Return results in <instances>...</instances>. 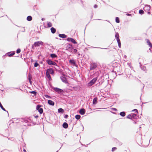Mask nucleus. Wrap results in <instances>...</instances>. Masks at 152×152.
Returning <instances> with one entry per match:
<instances>
[{
	"instance_id": "23",
	"label": "nucleus",
	"mask_w": 152,
	"mask_h": 152,
	"mask_svg": "<svg viewBox=\"0 0 152 152\" xmlns=\"http://www.w3.org/2000/svg\"><path fill=\"white\" fill-rule=\"evenodd\" d=\"M64 110L62 108H59L58 109V113H63Z\"/></svg>"
},
{
	"instance_id": "43",
	"label": "nucleus",
	"mask_w": 152,
	"mask_h": 152,
	"mask_svg": "<svg viewBox=\"0 0 152 152\" xmlns=\"http://www.w3.org/2000/svg\"><path fill=\"white\" fill-rule=\"evenodd\" d=\"M136 115L135 114H133L132 115V117H135L136 116Z\"/></svg>"
},
{
	"instance_id": "49",
	"label": "nucleus",
	"mask_w": 152,
	"mask_h": 152,
	"mask_svg": "<svg viewBox=\"0 0 152 152\" xmlns=\"http://www.w3.org/2000/svg\"><path fill=\"white\" fill-rule=\"evenodd\" d=\"M151 0V1H152V0Z\"/></svg>"
},
{
	"instance_id": "31",
	"label": "nucleus",
	"mask_w": 152,
	"mask_h": 152,
	"mask_svg": "<svg viewBox=\"0 0 152 152\" xmlns=\"http://www.w3.org/2000/svg\"><path fill=\"white\" fill-rule=\"evenodd\" d=\"M39 65V64L37 63V62H36L34 64V67H37Z\"/></svg>"
},
{
	"instance_id": "9",
	"label": "nucleus",
	"mask_w": 152,
	"mask_h": 152,
	"mask_svg": "<svg viewBox=\"0 0 152 152\" xmlns=\"http://www.w3.org/2000/svg\"><path fill=\"white\" fill-rule=\"evenodd\" d=\"M147 42L148 45L151 47V48L149 49V50L151 51H152V45L151 43L148 39L147 40Z\"/></svg>"
},
{
	"instance_id": "7",
	"label": "nucleus",
	"mask_w": 152,
	"mask_h": 152,
	"mask_svg": "<svg viewBox=\"0 0 152 152\" xmlns=\"http://www.w3.org/2000/svg\"><path fill=\"white\" fill-rule=\"evenodd\" d=\"M61 79L62 81L63 82L65 83H68V81L67 80V79L64 76H62L61 77Z\"/></svg>"
},
{
	"instance_id": "34",
	"label": "nucleus",
	"mask_w": 152,
	"mask_h": 152,
	"mask_svg": "<svg viewBox=\"0 0 152 152\" xmlns=\"http://www.w3.org/2000/svg\"><path fill=\"white\" fill-rule=\"evenodd\" d=\"M20 51L21 50L20 49H18L16 51L17 53H19L20 52Z\"/></svg>"
},
{
	"instance_id": "36",
	"label": "nucleus",
	"mask_w": 152,
	"mask_h": 152,
	"mask_svg": "<svg viewBox=\"0 0 152 152\" xmlns=\"http://www.w3.org/2000/svg\"><path fill=\"white\" fill-rule=\"evenodd\" d=\"M116 149V148L115 147H114L112 148V151H114Z\"/></svg>"
},
{
	"instance_id": "20",
	"label": "nucleus",
	"mask_w": 152,
	"mask_h": 152,
	"mask_svg": "<svg viewBox=\"0 0 152 152\" xmlns=\"http://www.w3.org/2000/svg\"><path fill=\"white\" fill-rule=\"evenodd\" d=\"M47 62L48 64L49 65H51L52 64L53 61L50 60H47Z\"/></svg>"
},
{
	"instance_id": "12",
	"label": "nucleus",
	"mask_w": 152,
	"mask_h": 152,
	"mask_svg": "<svg viewBox=\"0 0 152 152\" xmlns=\"http://www.w3.org/2000/svg\"><path fill=\"white\" fill-rule=\"evenodd\" d=\"M48 103L49 105L52 106H53L54 104V102L51 100H48Z\"/></svg>"
},
{
	"instance_id": "21",
	"label": "nucleus",
	"mask_w": 152,
	"mask_h": 152,
	"mask_svg": "<svg viewBox=\"0 0 152 152\" xmlns=\"http://www.w3.org/2000/svg\"><path fill=\"white\" fill-rule=\"evenodd\" d=\"M32 18V17L31 16H28V17H27V20L28 21H30L31 20Z\"/></svg>"
},
{
	"instance_id": "40",
	"label": "nucleus",
	"mask_w": 152,
	"mask_h": 152,
	"mask_svg": "<svg viewBox=\"0 0 152 152\" xmlns=\"http://www.w3.org/2000/svg\"><path fill=\"white\" fill-rule=\"evenodd\" d=\"M112 110H114L115 111H116L117 110V109L115 108H112Z\"/></svg>"
},
{
	"instance_id": "19",
	"label": "nucleus",
	"mask_w": 152,
	"mask_h": 152,
	"mask_svg": "<svg viewBox=\"0 0 152 152\" xmlns=\"http://www.w3.org/2000/svg\"><path fill=\"white\" fill-rule=\"evenodd\" d=\"M46 75L47 77L48 78L49 80H50L51 79V77L50 74L46 73Z\"/></svg>"
},
{
	"instance_id": "48",
	"label": "nucleus",
	"mask_w": 152,
	"mask_h": 152,
	"mask_svg": "<svg viewBox=\"0 0 152 152\" xmlns=\"http://www.w3.org/2000/svg\"><path fill=\"white\" fill-rule=\"evenodd\" d=\"M148 13H149H149H150V12H148Z\"/></svg>"
},
{
	"instance_id": "15",
	"label": "nucleus",
	"mask_w": 152,
	"mask_h": 152,
	"mask_svg": "<svg viewBox=\"0 0 152 152\" xmlns=\"http://www.w3.org/2000/svg\"><path fill=\"white\" fill-rule=\"evenodd\" d=\"M59 36L60 37L65 38L66 37V36L64 34H59Z\"/></svg>"
},
{
	"instance_id": "33",
	"label": "nucleus",
	"mask_w": 152,
	"mask_h": 152,
	"mask_svg": "<svg viewBox=\"0 0 152 152\" xmlns=\"http://www.w3.org/2000/svg\"><path fill=\"white\" fill-rule=\"evenodd\" d=\"M132 116L131 115H128L127 117V118H128L131 119L132 118Z\"/></svg>"
},
{
	"instance_id": "16",
	"label": "nucleus",
	"mask_w": 152,
	"mask_h": 152,
	"mask_svg": "<svg viewBox=\"0 0 152 152\" xmlns=\"http://www.w3.org/2000/svg\"><path fill=\"white\" fill-rule=\"evenodd\" d=\"M51 31L52 33H54L56 31V30L53 27H52L51 29Z\"/></svg>"
},
{
	"instance_id": "39",
	"label": "nucleus",
	"mask_w": 152,
	"mask_h": 152,
	"mask_svg": "<svg viewBox=\"0 0 152 152\" xmlns=\"http://www.w3.org/2000/svg\"><path fill=\"white\" fill-rule=\"evenodd\" d=\"M132 111H135L137 113H138L137 110V109H134V110H133Z\"/></svg>"
},
{
	"instance_id": "4",
	"label": "nucleus",
	"mask_w": 152,
	"mask_h": 152,
	"mask_svg": "<svg viewBox=\"0 0 152 152\" xmlns=\"http://www.w3.org/2000/svg\"><path fill=\"white\" fill-rule=\"evenodd\" d=\"M150 9V7L149 5H145L143 8L144 10L146 12H148Z\"/></svg>"
},
{
	"instance_id": "18",
	"label": "nucleus",
	"mask_w": 152,
	"mask_h": 152,
	"mask_svg": "<svg viewBox=\"0 0 152 152\" xmlns=\"http://www.w3.org/2000/svg\"><path fill=\"white\" fill-rule=\"evenodd\" d=\"M93 103L94 104H96L97 103V98H94L93 101Z\"/></svg>"
},
{
	"instance_id": "47",
	"label": "nucleus",
	"mask_w": 152,
	"mask_h": 152,
	"mask_svg": "<svg viewBox=\"0 0 152 152\" xmlns=\"http://www.w3.org/2000/svg\"><path fill=\"white\" fill-rule=\"evenodd\" d=\"M131 15V14H127V15H128V16H129Z\"/></svg>"
},
{
	"instance_id": "3",
	"label": "nucleus",
	"mask_w": 152,
	"mask_h": 152,
	"mask_svg": "<svg viewBox=\"0 0 152 152\" xmlns=\"http://www.w3.org/2000/svg\"><path fill=\"white\" fill-rule=\"evenodd\" d=\"M53 90L59 94H62L63 92V90L60 88H53Z\"/></svg>"
},
{
	"instance_id": "45",
	"label": "nucleus",
	"mask_w": 152,
	"mask_h": 152,
	"mask_svg": "<svg viewBox=\"0 0 152 152\" xmlns=\"http://www.w3.org/2000/svg\"><path fill=\"white\" fill-rule=\"evenodd\" d=\"M68 117V115H66L64 116V118H67Z\"/></svg>"
},
{
	"instance_id": "2",
	"label": "nucleus",
	"mask_w": 152,
	"mask_h": 152,
	"mask_svg": "<svg viewBox=\"0 0 152 152\" xmlns=\"http://www.w3.org/2000/svg\"><path fill=\"white\" fill-rule=\"evenodd\" d=\"M43 43L42 41H38L35 42L34 44V45L35 46H39L40 45H43Z\"/></svg>"
},
{
	"instance_id": "10",
	"label": "nucleus",
	"mask_w": 152,
	"mask_h": 152,
	"mask_svg": "<svg viewBox=\"0 0 152 152\" xmlns=\"http://www.w3.org/2000/svg\"><path fill=\"white\" fill-rule=\"evenodd\" d=\"M85 110L84 109H81L80 110L79 113L80 114L83 115L85 114Z\"/></svg>"
},
{
	"instance_id": "32",
	"label": "nucleus",
	"mask_w": 152,
	"mask_h": 152,
	"mask_svg": "<svg viewBox=\"0 0 152 152\" xmlns=\"http://www.w3.org/2000/svg\"><path fill=\"white\" fill-rule=\"evenodd\" d=\"M41 106L40 105H38L37 106L36 109L37 110H39V109H40V107Z\"/></svg>"
},
{
	"instance_id": "29",
	"label": "nucleus",
	"mask_w": 152,
	"mask_h": 152,
	"mask_svg": "<svg viewBox=\"0 0 152 152\" xmlns=\"http://www.w3.org/2000/svg\"><path fill=\"white\" fill-rule=\"evenodd\" d=\"M15 53H8V55L9 56H11L14 54Z\"/></svg>"
},
{
	"instance_id": "42",
	"label": "nucleus",
	"mask_w": 152,
	"mask_h": 152,
	"mask_svg": "<svg viewBox=\"0 0 152 152\" xmlns=\"http://www.w3.org/2000/svg\"><path fill=\"white\" fill-rule=\"evenodd\" d=\"M31 93L35 94L36 93V92L34 91H33L31 92Z\"/></svg>"
},
{
	"instance_id": "17",
	"label": "nucleus",
	"mask_w": 152,
	"mask_h": 152,
	"mask_svg": "<svg viewBox=\"0 0 152 152\" xmlns=\"http://www.w3.org/2000/svg\"><path fill=\"white\" fill-rule=\"evenodd\" d=\"M50 56L53 58L57 57V56L55 54H50Z\"/></svg>"
},
{
	"instance_id": "35",
	"label": "nucleus",
	"mask_w": 152,
	"mask_h": 152,
	"mask_svg": "<svg viewBox=\"0 0 152 152\" xmlns=\"http://www.w3.org/2000/svg\"><path fill=\"white\" fill-rule=\"evenodd\" d=\"M45 96L46 97V98H50V96H48V95H46V94H45Z\"/></svg>"
},
{
	"instance_id": "11",
	"label": "nucleus",
	"mask_w": 152,
	"mask_h": 152,
	"mask_svg": "<svg viewBox=\"0 0 152 152\" xmlns=\"http://www.w3.org/2000/svg\"><path fill=\"white\" fill-rule=\"evenodd\" d=\"M69 62L73 65L75 66L76 65L75 61L73 60H69Z\"/></svg>"
},
{
	"instance_id": "26",
	"label": "nucleus",
	"mask_w": 152,
	"mask_h": 152,
	"mask_svg": "<svg viewBox=\"0 0 152 152\" xmlns=\"http://www.w3.org/2000/svg\"><path fill=\"white\" fill-rule=\"evenodd\" d=\"M117 42L118 43L119 47L120 48H121V43L120 40H118V41H117Z\"/></svg>"
},
{
	"instance_id": "24",
	"label": "nucleus",
	"mask_w": 152,
	"mask_h": 152,
	"mask_svg": "<svg viewBox=\"0 0 152 152\" xmlns=\"http://www.w3.org/2000/svg\"><path fill=\"white\" fill-rule=\"evenodd\" d=\"M75 118L79 120L80 118V115H76Z\"/></svg>"
},
{
	"instance_id": "6",
	"label": "nucleus",
	"mask_w": 152,
	"mask_h": 152,
	"mask_svg": "<svg viewBox=\"0 0 152 152\" xmlns=\"http://www.w3.org/2000/svg\"><path fill=\"white\" fill-rule=\"evenodd\" d=\"M46 73L49 74H53L54 71L52 69H48L46 72Z\"/></svg>"
},
{
	"instance_id": "5",
	"label": "nucleus",
	"mask_w": 152,
	"mask_h": 152,
	"mask_svg": "<svg viewBox=\"0 0 152 152\" xmlns=\"http://www.w3.org/2000/svg\"><path fill=\"white\" fill-rule=\"evenodd\" d=\"M97 67V65L95 63H93L91 64L90 67L91 70H93L96 68Z\"/></svg>"
},
{
	"instance_id": "30",
	"label": "nucleus",
	"mask_w": 152,
	"mask_h": 152,
	"mask_svg": "<svg viewBox=\"0 0 152 152\" xmlns=\"http://www.w3.org/2000/svg\"><path fill=\"white\" fill-rule=\"evenodd\" d=\"M144 12L142 10H140L139 11V13L141 14H143Z\"/></svg>"
},
{
	"instance_id": "14",
	"label": "nucleus",
	"mask_w": 152,
	"mask_h": 152,
	"mask_svg": "<svg viewBox=\"0 0 152 152\" xmlns=\"http://www.w3.org/2000/svg\"><path fill=\"white\" fill-rule=\"evenodd\" d=\"M63 126L64 128H67L68 127V125L65 122L63 124Z\"/></svg>"
},
{
	"instance_id": "27",
	"label": "nucleus",
	"mask_w": 152,
	"mask_h": 152,
	"mask_svg": "<svg viewBox=\"0 0 152 152\" xmlns=\"http://www.w3.org/2000/svg\"><path fill=\"white\" fill-rule=\"evenodd\" d=\"M115 21H116V22H117V23H119V22H120L119 20V18L118 17H116V18Z\"/></svg>"
},
{
	"instance_id": "13",
	"label": "nucleus",
	"mask_w": 152,
	"mask_h": 152,
	"mask_svg": "<svg viewBox=\"0 0 152 152\" xmlns=\"http://www.w3.org/2000/svg\"><path fill=\"white\" fill-rule=\"evenodd\" d=\"M115 37L117 41L120 40V39H119V35L118 33H116L115 35Z\"/></svg>"
},
{
	"instance_id": "38",
	"label": "nucleus",
	"mask_w": 152,
	"mask_h": 152,
	"mask_svg": "<svg viewBox=\"0 0 152 152\" xmlns=\"http://www.w3.org/2000/svg\"><path fill=\"white\" fill-rule=\"evenodd\" d=\"M68 47L70 48H72V46L70 45H68Z\"/></svg>"
},
{
	"instance_id": "41",
	"label": "nucleus",
	"mask_w": 152,
	"mask_h": 152,
	"mask_svg": "<svg viewBox=\"0 0 152 152\" xmlns=\"http://www.w3.org/2000/svg\"><path fill=\"white\" fill-rule=\"evenodd\" d=\"M52 64L53 65H56V63L53 62H52Z\"/></svg>"
},
{
	"instance_id": "1",
	"label": "nucleus",
	"mask_w": 152,
	"mask_h": 152,
	"mask_svg": "<svg viewBox=\"0 0 152 152\" xmlns=\"http://www.w3.org/2000/svg\"><path fill=\"white\" fill-rule=\"evenodd\" d=\"M97 79L96 78H94L91 80L90 82L88 84V85L89 86H91L94 84L96 81Z\"/></svg>"
},
{
	"instance_id": "44",
	"label": "nucleus",
	"mask_w": 152,
	"mask_h": 152,
	"mask_svg": "<svg viewBox=\"0 0 152 152\" xmlns=\"http://www.w3.org/2000/svg\"><path fill=\"white\" fill-rule=\"evenodd\" d=\"M94 7L95 8H96L97 7V6L96 5H94Z\"/></svg>"
},
{
	"instance_id": "8",
	"label": "nucleus",
	"mask_w": 152,
	"mask_h": 152,
	"mask_svg": "<svg viewBox=\"0 0 152 152\" xmlns=\"http://www.w3.org/2000/svg\"><path fill=\"white\" fill-rule=\"evenodd\" d=\"M67 40L71 42L74 44H76L77 43V42L75 41V40L72 38H68L67 39Z\"/></svg>"
},
{
	"instance_id": "28",
	"label": "nucleus",
	"mask_w": 152,
	"mask_h": 152,
	"mask_svg": "<svg viewBox=\"0 0 152 152\" xmlns=\"http://www.w3.org/2000/svg\"><path fill=\"white\" fill-rule=\"evenodd\" d=\"M48 27H50L52 26V24L50 22H48Z\"/></svg>"
},
{
	"instance_id": "46",
	"label": "nucleus",
	"mask_w": 152,
	"mask_h": 152,
	"mask_svg": "<svg viewBox=\"0 0 152 152\" xmlns=\"http://www.w3.org/2000/svg\"><path fill=\"white\" fill-rule=\"evenodd\" d=\"M23 151L25 152H26V151L25 149H24Z\"/></svg>"
},
{
	"instance_id": "37",
	"label": "nucleus",
	"mask_w": 152,
	"mask_h": 152,
	"mask_svg": "<svg viewBox=\"0 0 152 152\" xmlns=\"http://www.w3.org/2000/svg\"><path fill=\"white\" fill-rule=\"evenodd\" d=\"M73 52L75 53H76L77 52V50L76 49H74Z\"/></svg>"
},
{
	"instance_id": "25",
	"label": "nucleus",
	"mask_w": 152,
	"mask_h": 152,
	"mask_svg": "<svg viewBox=\"0 0 152 152\" xmlns=\"http://www.w3.org/2000/svg\"><path fill=\"white\" fill-rule=\"evenodd\" d=\"M38 111L40 114H42L43 112V110L42 108H40L39 109Z\"/></svg>"
},
{
	"instance_id": "22",
	"label": "nucleus",
	"mask_w": 152,
	"mask_h": 152,
	"mask_svg": "<svg viewBox=\"0 0 152 152\" xmlns=\"http://www.w3.org/2000/svg\"><path fill=\"white\" fill-rule=\"evenodd\" d=\"M120 115L122 116H124L125 115V113L124 112H122L120 113Z\"/></svg>"
}]
</instances>
